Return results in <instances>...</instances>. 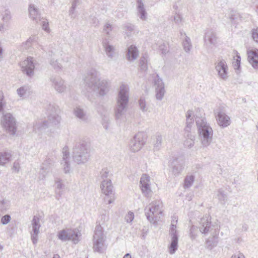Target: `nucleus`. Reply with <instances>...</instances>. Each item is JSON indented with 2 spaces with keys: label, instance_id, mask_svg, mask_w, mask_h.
<instances>
[{
  "label": "nucleus",
  "instance_id": "64",
  "mask_svg": "<svg viewBox=\"0 0 258 258\" xmlns=\"http://www.w3.org/2000/svg\"><path fill=\"white\" fill-rule=\"evenodd\" d=\"M231 258H244V256L243 254L240 253L233 255Z\"/></svg>",
  "mask_w": 258,
  "mask_h": 258
},
{
  "label": "nucleus",
  "instance_id": "62",
  "mask_svg": "<svg viewBox=\"0 0 258 258\" xmlns=\"http://www.w3.org/2000/svg\"><path fill=\"white\" fill-rule=\"evenodd\" d=\"M55 197L57 200H59L62 195V192L60 190L55 189Z\"/></svg>",
  "mask_w": 258,
  "mask_h": 258
},
{
  "label": "nucleus",
  "instance_id": "46",
  "mask_svg": "<svg viewBox=\"0 0 258 258\" xmlns=\"http://www.w3.org/2000/svg\"><path fill=\"white\" fill-rule=\"evenodd\" d=\"M162 142V136L160 135H157L156 143L154 144V149L156 150H159L161 147Z\"/></svg>",
  "mask_w": 258,
  "mask_h": 258
},
{
  "label": "nucleus",
  "instance_id": "5",
  "mask_svg": "<svg viewBox=\"0 0 258 258\" xmlns=\"http://www.w3.org/2000/svg\"><path fill=\"white\" fill-rule=\"evenodd\" d=\"M100 174L101 178L103 179L100 188L102 192L105 196L104 198V201L106 204H110L115 200V196L111 180L106 179L108 176L109 171L107 168L102 169Z\"/></svg>",
  "mask_w": 258,
  "mask_h": 258
},
{
  "label": "nucleus",
  "instance_id": "35",
  "mask_svg": "<svg viewBox=\"0 0 258 258\" xmlns=\"http://www.w3.org/2000/svg\"><path fill=\"white\" fill-rule=\"evenodd\" d=\"M53 160L49 158H46L42 163L41 169L44 172H48L53 165Z\"/></svg>",
  "mask_w": 258,
  "mask_h": 258
},
{
  "label": "nucleus",
  "instance_id": "55",
  "mask_svg": "<svg viewBox=\"0 0 258 258\" xmlns=\"http://www.w3.org/2000/svg\"><path fill=\"white\" fill-rule=\"evenodd\" d=\"M26 91V90L24 87H21L17 89V92L20 97H23L25 94Z\"/></svg>",
  "mask_w": 258,
  "mask_h": 258
},
{
  "label": "nucleus",
  "instance_id": "61",
  "mask_svg": "<svg viewBox=\"0 0 258 258\" xmlns=\"http://www.w3.org/2000/svg\"><path fill=\"white\" fill-rule=\"evenodd\" d=\"M148 232V229L144 227L142 230V237L143 239H145L147 233Z\"/></svg>",
  "mask_w": 258,
  "mask_h": 258
},
{
  "label": "nucleus",
  "instance_id": "20",
  "mask_svg": "<svg viewBox=\"0 0 258 258\" xmlns=\"http://www.w3.org/2000/svg\"><path fill=\"white\" fill-rule=\"evenodd\" d=\"M217 37L216 32L212 29L206 31L204 36L205 44L209 47L211 45H215L217 43Z\"/></svg>",
  "mask_w": 258,
  "mask_h": 258
},
{
  "label": "nucleus",
  "instance_id": "24",
  "mask_svg": "<svg viewBox=\"0 0 258 258\" xmlns=\"http://www.w3.org/2000/svg\"><path fill=\"white\" fill-rule=\"evenodd\" d=\"M28 10L30 17L33 20L37 22L38 21L41 20V14L39 10L34 5H29Z\"/></svg>",
  "mask_w": 258,
  "mask_h": 258
},
{
  "label": "nucleus",
  "instance_id": "21",
  "mask_svg": "<svg viewBox=\"0 0 258 258\" xmlns=\"http://www.w3.org/2000/svg\"><path fill=\"white\" fill-rule=\"evenodd\" d=\"M62 160L61 164L63 165V170L66 173H68L70 170V163L69 162L70 159V152L69 148L67 146H65L62 149Z\"/></svg>",
  "mask_w": 258,
  "mask_h": 258
},
{
  "label": "nucleus",
  "instance_id": "22",
  "mask_svg": "<svg viewBox=\"0 0 258 258\" xmlns=\"http://www.w3.org/2000/svg\"><path fill=\"white\" fill-rule=\"evenodd\" d=\"M219 230L215 229V234L212 237L208 238L206 241V247L207 248L212 250L215 247L218 243V234Z\"/></svg>",
  "mask_w": 258,
  "mask_h": 258
},
{
  "label": "nucleus",
  "instance_id": "18",
  "mask_svg": "<svg viewBox=\"0 0 258 258\" xmlns=\"http://www.w3.org/2000/svg\"><path fill=\"white\" fill-rule=\"evenodd\" d=\"M52 86L54 89L58 93H62L66 89V86L64 85V81L59 77L52 76L50 78Z\"/></svg>",
  "mask_w": 258,
  "mask_h": 258
},
{
  "label": "nucleus",
  "instance_id": "52",
  "mask_svg": "<svg viewBox=\"0 0 258 258\" xmlns=\"http://www.w3.org/2000/svg\"><path fill=\"white\" fill-rule=\"evenodd\" d=\"M112 31V26L111 25L107 23L104 26L103 28V31L104 33H105L107 35H109L110 32Z\"/></svg>",
  "mask_w": 258,
  "mask_h": 258
},
{
  "label": "nucleus",
  "instance_id": "30",
  "mask_svg": "<svg viewBox=\"0 0 258 258\" xmlns=\"http://www.w3.org/2000/svg\"><path fill=\"white\" fill-rule=\"evenodd\" d=\"M186 139L184 141V145L188 148L192 147L195 144V136L191 133H185Z\"/></svg>",
  "mask_w": 258,
  "mask_h": 258
},
{
  "label": "nucleus",
  "instance_id": "42",
  "mask_svg": "<svg viewBox=\"0 0 258 258\" xmlns=\"http://www.w3.org/2000/svg\"><path fill=\"white\" fill-rule=\"evenodd\" d=\"M10 207V202L8 200L3 199L0 200V211L6 212Z\"/></svg>",
  "mask_w": 258,
  "mask_h": 258
},
{
  "label": "nucleus",
  "instance_id": "27",
  "mask_svg": "<svg viewBox=\"0 0 258 258\" xmlns=\"http://www.w3.org/2000/svg\"><path fill=\"white\" fill-rule=\"evenodd\" d=\"M186 125L184 128L185 133H190L191 127L194 122L192 110H188L186 113Z\"/></svg>",
  "mask_w": 258,
  "mask_h": 258
},
{
  "label": "nucleus",
  "instance_id": "26",
  "mask_svg": "<svg viewBox=\"0 0 258 258\" xmlns=\"http://www.w3.org/2000/svg\"><path fill=\"white\" fill-rule=\"evenodd\" d=\"M139 55V51L137 47L132 45L128 47L126 54V58L130 61H133L136 59Z\"/></svg>",
  "mask_w": 258,
  "mask_h": 258
},
{
  "label": "nucleus",
  "instance_id": "50",
  "mask_svg": "<svg viewBox=\"0 0 258 258\" xmlns=\"http://www.w3.org/2000/svg\"><path fill=\"white\" fill-rule=\"evenodd\" d=\"M10 220L11 216L7 214L2 217L1 219V222L3 224L6 225L10 222Z\"/></svg>",
  "mask_w": 258,
  "mask_h": 258
},
{
  "label": "nucleus",
  "instance_id": "44",
  "mask_svg": "<svg viewBox=\"0 0 258 258\" xmlns=\"http://www.w3.org/2000/svg\"><path fill=\"white\" fill-rule=\"evenodd\" d=\"M50 64L56 71H59L61 69V65L57 59L51 58L50 60Z\"/></svg>",
  "mask_w": 258,
  "mask_h": 258
},
{
  "label": "nucleus",
  "instance_id": "23",
  "mask_svg": "<svg viewBox=\"0 0 258 258\" xmlns=\"http://www.w3.org/2000/svg\"><path fill=\"white\" fill-rule=\"evenodd\" d=\"M247 59L252 67L255 69H258V50H252L248 52Z\"/></svg>",
  "mask_w": 258,
  "mask_h": 258
},
{
  "label": "nucleus",
  "instance_id": "39",
  "mask_svg": "<svg viewBox=\"0 0 258 258\" xmlns=\"http://www.w3.org/2000/svg\"><path fill=\"white\" fill-rule=\"evenodd\" d=\"M195 177L193 175H187L184 180V187L188 188L190 187L195 181Z\"/></svg>",
  "mask_w": 258,
  "mask_h": 258
},
{
  "label": "nucleus",
  "instance_id": "58",
  "mask_svg": "<svg viewBox=\"0 0 258 258\" xmlns=\"http://www.w3.org/2000/svg\"><path fill=\"white\" fill-rule=\"evenodd\" d=\"M32 41V39L30 38L25 43H23L22 46L25 49L28 48L30 46Z\"/></svg>",
  "mask_w": 258,
  "mask_h": 258
},
{
  "label": "nucleus",
  "instance_id": "33",
  "mask_svg": "<svg viewBox=\"0 0 258 258\" xmlns=\"http://www.w3.org/2000/svg\"><path fill=\"white\" fill-rule=\"evenodd\" d=\"M178 237H171V242L168 247L170 254H174L178 248Z\"/></svg>",
  "mask_w": 258,
  "mask_h": 258
},
{
  "label": "nucleus",
  "instance_id": "53",
  "mask_svg": "<svg viewBox=\"0 0 258 258\" xmlns=\"http://www.w3.org/2000/svg\"><path fill=\"white\" fill-rule=\"evenodd\" d=\"M252 37L254 41L258 43V28L252 30Z\"/></svg>",
  "mask_w": 258,
  "mask_h": 258
},
{
  "label": "nucleus",
  "instance_id": "37",
  "mask_svg": "<svg viewBox=\"0 0 258 258\" xmlns=\"http://www.w3.org/2000/svg\"><path fill=\"white\" fill-rule=\"evenodd\" d=\"M74 114L78 118L83 121H86L87 119L86 113L83 109L80 107H76L74 109Z\"/></svg>",
  "mask_w": 258,
  "mask_h": 258
},
{
  "label": "nucleus",
  "instance_id": "6",
  "mask_svg": "<svg viewBox=\"0 0 258 258\" xmlns=\"http://www.w3.org/2000/svg\"><path fill=\"white\" fill-rule=\"evenodd\" d=\"M163 204L160 201H154L151 203L144 210L147 220L153 224H156L160 215H162Z\"/></svg>",
  "mask_w": 258,
  "mask_h": 258
},
{
  "label": "nucleus",
  "instance_id": "13",
  "mask_svg": "<svg viewBox=\"0 0 258 258\" xmlns=\"http://www.w3.org/2000/svg\"><path fill=\"white\" fill-rule=\"evenodd\" d=\"M215 70L220 79L226 80L228 79V66L226 61L223 59H218L215 62Z\"/></svg>",
  "mask_w": 258,
  "mask_h": 258
},
{
  "label": "nucleus",
  "instance_id": "10",
  "mask_svg": "<svg viewBox=\"0 0 258 258\" xmlns=\"http://www.w3.org/2000/svg\"><path fill=\"white\" fill-rule=\"evenodd\" d=\"M2 123L10 135H14L16 134L17 131L16 121L12 114L7 113L3 115Z\"/></svg>",
  "mask_w": 258,
  "mask_h": 258
},
{
  "label": "nucleus",
  "instance_id": "57",
  "mask_svg": "<svg viewBox=\"0 0 258 258\" xmlns=\"http://www.w3.org/2000/svg\"><path fill=\"white\" fill-rule=\"evenodd\" d=\"M42 27V29L44 31H45L47 32H48L49 31V28L48 27V22L47 21V20H46L45 21H43Z\"/></svg>",
  "mask_w": 258,
  "mask_h": 258
},
{
  "label": "nucleus",
  "instance_id": "1",
  "mask_svg": "<svg viewBox=\"0 0 258 258\" xmlns=\"http://www.w3.org/2000/svg\"><path fill=\"white\" fill-rule=\"evenodd\" d=\"M99 73L96 70L91 69L88 71L84 80L86 86L95 92L97 95L104 96L109 91V83L105 80H100Z\"/></svg>",
  "mask_w": 258,
  "mask_h": 258
},
{
  "label": "nucleus",
  "instance_id": "40",
  "mask_svg": "<svg viewBox=\"0 0 258 258\" xmlns=\"http://www.w3.org/2000/svg\"><path fill=\"white\" fill-rule=\"evenodd\" d=\"M182 45L184 51L187 53L189 52L191 49L192 45L189 37L185 36V40L182 42Z\"/></svg>",
  "mask_w": 258,
  "mask_h": 258
},
{
  "label": "nucleus",
  "instance_id": "63",
  "mask_svg": "<svg viewBox=\"0 0 258 258\" xmlns=\"http://www.w3.org/2000/svg\"><path fill=\"white\" fill-rule=\"evenodd\" d=\"M75 9L71 8L69 10V14L72 18H75L76 17V14L75 13Z\"/></svg>",
  "mask_w": 258,
  "mask_h": 258
},
{
  "label": "nucleus",
  "instance_id": "47",
  "mask_svg": "<svg viewBox=\"0 0 258 258\" xmlns=\"http://www.w3.org/2000/svg\"><path fill=\"white\" fill-rule=\"evenodd\" d=\"M102 124L103 127L106 130H108L110 124V120L109 117L107 115H104L102 118Z\"/></svg>",
  "mask_w": 258,
  "mask_h": 258
},
{
  "label": "nucleus",
  "instance_id": "36",
  "mask_svg": "<svg viewBox=\"0 0 258 258\" xmlns=\"http://www.w3.org/2000/svg\"><path fill=\"white\" fill-rule=\"evenodd\" d=\"M199 231V228L197 226L191 225L189 227V236L192 241L197 239L198 236Z\"/></svg>",
  "mask_w": 258,
  "mask_h": 258
},
{
  "label": "nucleus",
  "instance_id": "48",
  "mask_svg": "<svg viewBox=\"0 0 258 258\" xmlns=\"http://www.w3.org/2000/svg\"><path fill=\"white\" fill-rule=\"evenodd\" d=\"M20 169V161L18 160H16L14 163L12 169L16 172H18Z\"/></svg>",
  "mask_w": 258,
  "mask_h": 258
},
{
  "label": "nucleus",
  "instance_id": "29",
  "mask_svg": "<svg viewBox=\"0 0 258 258\" xmlns=\"http://www.w3.org/2000/svg\"><path fill=\"white\" fill-rule=\"evenodd\" d=\"M48 127V121L45 120L43 121H36L33 124L34 131H41L45 130Z\"/></svg>",
  "mask_w": 258,
  "mask_h": 258
},
{
  "label": "nucleus",
  "instance_id": "17",
  "mask_svg": "<svg viewBox=\"0 0 258 258\" xmlns=\"http://www.w3.org/2000/svg\"><path fill=\"white\" fill-rule=\"evenodd\" d=\"M184 162L181 158H174L171 162V166L172 168V172L175 175H178L184 168Z\"/></svg>",
  "mask_w": 258,
  "mask_h": 258
},
{
  "label": "nucleus",
  "instance_id": "25",
  "mask_svg": "<svg viewBox=\"0 0 258 258\" xmlns=\"http://www.w3.org/2000/svg\"><path fill=\"white\" fill-rule=\"evenodd\" d=\"M137 4L138 16L142 20H146L147 19V13L143 1L142 0H137Z\"/></svg>",
  "mask_w": 258,
  "mask_h": 258
},
{
  "label": "nucleus",
  "instance_id": "54",
  "mask_svg": "<svg viewBox=\"0 0 258 258\" xmlns=\"http://www.w3.org/2000/svg\"><path fill=\"white\" fill-rule=\"evenodd\" d=\"M4 95L2 91H0V112H2L4 110V107L5 106L3 103Z\"/></svg>",
  "mask_w": 258,
  "mask_h": 258
},
{
  "label": "nucleus",
  "instance_id": "28",
  "mask_svg": "<svg viewBox=\"0 0 258 258\" xmlns=\"http://www.w3.org/2000/svg\"><path fill=\"white\" fill-rule=\"evenodd\" d=\"M103 46L105 49L106 55L109 57L112 58L113 56L114 48L113 46L109 44V42L107 39L103 40Z\"/></svg>",
  "mask_w": 258,
  "mask_h": 258
},
{
  "label": "nucleus",
  "instance_id": "45",
  "mask_svg": "<svg viewBox=\"0 0 258 258\" xmlns=\"http://www.w3.org/2000/svg\"><path fill=\"white\" fill-rule=\"evenodd\" d=\"M139 105L141 110L145 112L147 111L148 108L146 106V102L144 97H141L139 100Z\"/></svg>",
  "mask_w": 258,
  "mask_h": 258
},
{
  "label": "nucleus",
  "instance_id": "49",
  "mask_svg": "<svg viewBox=\"0 0 258 258\" xmlns=\"http://www.w3.org/2000/svg\"><path fill=\"white\" fill-rule=\"evenodd\" d=\"M134 218V214L133 212L130 211L128 214L126 215L125 219L127 223H131Z\"/></svg>",
  "mask_w": 258,
  "mask_h": 258
},
{
  "label": "nucleus",
  "instance_id": "12",
  "mask_svg": "<svg viewBox=\"0 0 258 258\" xmlns=\"http://www.w3.org/2000/svg\"><path fill=\"white\" fill-rule=\"evenodd\" d=\"M21 71L27 76L32 77L34 76V70L35 64L33 62V58L28 57L26 59L20 63Z\"/></svg>",
  "mask_w": 258,
  "mask_h": 258
},
{
  "label": "nucleus",
  "instance_id": "19",
  "mask_svg": "<svg viewBox=\"0 0 258 258\" xmlns=\"http://www.w3.org/2000/svg\"><path fill=\"white\" fill-rule=\"evenodd\" d=\"M211 218L209 216H205L201 219L200 231L205 234H208L212 230Z\"/></svg>",
  "mask_w": 258,
  "mask_h": 258
},
{
  "label": "nucleus",
  "instance_id": "43",
  "mask_svg": "<svg viewBox=\"0 0 258 258\" xmlns=\"http://www.w3.org/2000/svg\"><path fill=\"white\" fill-rule=\"evenodd\" d=\"M241 17L239 13L236 11H232L230 16V19L232 22L238 23L239 20H240Z\"/></svg>",
  "mask_w": 258,
  "mask_h": 258
},
{
  "label": "nucleus",
  "instance_id": "2",
  "mask_svg": "<svg viewBox=\"0 0 258 258\" xmlns=\"http://www.w3.org/2000/svg\"><path fill=\"white\" fill-rule=\"evenodd\" d=\"M128 88L124 84L120 86L117 99V103L114 108V117L118 123L126 121L125 112L128 102Z\"/></svg>",
  "mask_w": 258,
  "mask_h": 258
},
{
  "label": "nucleus",
  "instance_id": "32",
  "mask_svg": "<svg viewBox=\"0 0 258 258\" xmlns=\"http://www.w3.org/2000/svg\"><path fill=\"white\" fill-rule=\"evenodd\" d=\"M12 157V154L10 152H0V165H5L10 162Z\"/></svg>",
  "mask_w": 258,
  "mask_h": 258
},
{
  "label": "nucleus",
  "instance_id": "7",
  "mask_svg": "<svg viewBox=\"0 0 258 258\" xmlns=\"http://www.w3.org/2000/svg\"><path fill=\"white\" fill-rule=\"evenodd\" d=\"M106 236L104 234L103 227L99 223L97 224L93 235V250L99 253H103L106 249L105 244Z\"/></svg>",
  "mask_w": 258,
  "mask_h": 258
},
{
  "label": "nucleus",
  "instance_id": "34",
  "mask_svg": "<svg viewBox=\"0 0 258 258\" xmlns=\"http://www.w3.org/2000/svg\"><path fill=\"white\" fill-rule=\"evenodd\" d=\"M148 55L146 53L143 54L139 60V67L140 70L145 72L148 69Z\"/></svg>",
  "mask_w": 258,
  "mask_h": 258
},
{
  "label": "nucleus",
  "instance_id": "51",
  "mask_svg": "<svg viewBox=\"0 0 258 258\" xmlns=\"http://www.w3.org/2000/svg\"><path fill=\"white\" fill-rule=\"evenodd\" d=\"M134 25L131 23H125L123 25L124 29L130 32H132L134 30Z\"/></svg>",
  "mask_w": 258,
  "mask_h": 258
},
{
  "label": "nucleus",
  "instance_id": "41",
  "mask_svg": "<svg viewBox=\"0 0 258 258\" xmlns=\"http://www.w3.org/2000/svg\"><path fill=\"white\" fill-rule=\"evenodd\" d=\"M177 223V220L175 219V224L171 223L170 230L169 234L171 237H178V232L176 230V224Z\"/></svg>",
  "mask_w": 258,
  "mask_h": 258
},
{
  "label": "nucleus",
  "instance_id": "14",
  "mask_svg": "<svg viewBox=\"0 0 258 258\" xmlns=\"http://www.w3.org/2000/svg\"><path fill=\"white\" fill-rule=\"evenodd\" d=\"M154 86L156 90V98L161 100L165 94L164 84L158 75H156L154 79Z\"/></svg>",
  "mask_w": 258,
  "mask_h": 258
},
{
  "label": "nucleus",
  "instance_id": "31",
  "mask_svg": "<svg viewBox=\"0 0 258 258\" xmlns=\"http://www.w3.org/2000/svg\"><path fill=\"white\" fill-rule=\"evenodd\" d=\"M40 218L37 216H34L31 221L32 232L35 233H39V229L41 226L40 224Z\"/></svg>",
  "mask_w": 258,
  "mask_h": 258
},
{
  "label": "nucleus",
  "instance_id": "60",
  "mask_svg": "<svg viewBox=\"0 0 258 258\" xmlns=\"http://www.w3.org/2000/svg\"><path fill=\"white\" fill-rule=\"evenodd\" d=\"M236 63L237 64V67L236 68V69H240V56L239 54V53L236 52Z\"/></svg>",
  "mask_w": 258,
  "mask_h": 258
},
{
  "label": "nucleus",
  "instance_id": "4",
  "mask_svg": "<svg viewBox=\"0 0 258 258\" xmlns=\"http://www.w3.org/2000/svg\"><path fill=\"white\" fill-rule=\"evenodd\" d=\"M198 133L203 147H207L211 144L213 132L212 127L207 122L205 117L196 116L195 118Z\"/></svg>",
  "mask_w": 258,
  "mask_h": 258
},
{
  "label": "nucleus",
  "instance_id": "16",
  "mask_svg": "<svg viewBox=\"0 0 258 258\" xmlns=\"http://www.w3.org/2000/svg\"><path fill=\"white\" fill-rule=\"evenodd\" d=\"M215 113L216 114L217 122L220 126L226 127L230 125V117L225 112L220 109H217Z\"/></svg>",
  "mask_w": 258,
  "mask_h": 258
},
{
  "label": "nucleus",
  "instance_id": "56",
  "mask_svg": "<svg viewBox=\"0 0 258 258\" xmlns=\"http://www.w3.org/2000/svg\"><path fill=\"white\" fill-rule=\"evenodd\" d=\"M38 233H35L34 232H33L31 233V238L32 239V243L34 244H35L37 242V235Z\"/></svg>",
  "mask_w": 258,
  "mask_h": 258
},
{
  "label": "nucleus",
  "instance_id": "59",
  "mask_svg": "<svg viewBox=\"0 0 258 258\" xmlns=\"http://www.w3.org/2000/svg\"><path fill=\"white\" fill-rule=\"evenodd\" d=\"M174 20L175 23L177 24L181 22V17L176 12H175V16H174Z\"/></svg>",
  "mask_w": 258,
  "mask_h": 258
},
{
  "label": "nucleus",
  "instance_id": "38",
  "mask_svg": "<svg viewBox=\"0 0 258 258\" xmlns=\"http://www.w3.org/2000/svg\"><path fill=\"white\" fill-rule=\"evenodd\" d=\"M217 198L218 199L219 202L222 205H224L227 200V196L223 190L220 189L218 191Z\"/></svg>",
  "mask_w": 258,
  "mask_h": 258
},
{
  "label": "nucleus",
  "instance_id": "11",
  "mask_svg": "<svg viewBox=\"0 0 258 258\" xmlns=\"http://www.w3.org/2000/svg\"><path fill=\"white\" fill-rule=\"evenodd\" d=\"M48 123L52 125L58 124L60 121V116L58 115L60 110L58 106L54 104H49L47 107Z\"/></svg>",
  "mask_w": 258,
  "mask_h": 258
},
{
  "label": "nucleus",
  "instance_id": "15",
  "mask_svg": "<svg viewBox=\"0 0 258 258\" xmlns=\"http://www.w3.org/2000/svg\"><path fill=\"white\" fill-rule=\"evenodd\" d=\"M150 177L144 174L140 179V187L144 196L147 198L151 196L152 190L150 185Z\"/></svg>",
  "mask_w": 258,
  "mask_h": 258
},
{
  "label": "nucleus",
  "instance_id": "9",
  "mask_svg": "<svg viewBox=\"0 0 258 258\" xmlns=\"http://www.w3.org/2000/svg\"><path fill=\"white\" fill-rule=\"evenodd\" d=\"M147 140V135L144 132H139L136 134L130 142L131 150L136 152L141 150Z\"/></svg>",
  "mask_w": 258,
  "mask_h": 258
},
{
  "label": "nucleus",
  "instance_id": "8",
  "mask_svg": "<svg viewBox=\"0 0 258 258\" xmlns=\"http://www.w3.org/2000/svg\"><path fill=\"white\" fill-rule=\"evenodd\" d=\"M81 234L77 229H66L60 230L57 236L63 241L72 240L74 244H77L80 241Z\"/></svg>",
  "mask_w": 258,
  "mask_h": 258
},
{
  "label": "nucleus",
  "instance_id": "3",
  "mask_svg": "<svg viewBox=\"0 0 258 258\" xmlns=\"http://www.w3.org/2000/svg\"><path fill=\"white\" fill-rule=\"evenodd\" d=\"M73 158L78 164L86 163L90 156V144L85 140H80L76 142L73 148Z\"/></svg>",
  "mask_w": 258,
  "mask_h": 258
}]
</instances>
